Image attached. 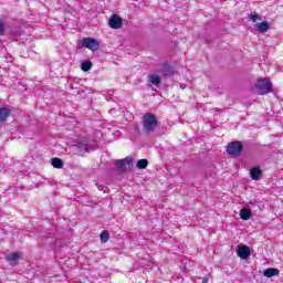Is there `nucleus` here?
I'll use <instances>...</instances> for the list:
<instances>
[{
	"instance_id": "1",
	"label": "nucleus",
	"mask_w": 283,
	"mask_h": 283,
	"mask_svg": "<svg viewBox=\"0 0 283 283\" xmlns=\"http://www.w3.org/2000/svg\"><path fill=\"white\" fill-rule=\"evenodd\" d=\"M142 125L146 134H151L156 132V127H158V117L153 113H145L142 118Z\"/></svg>"
},
{
	"instance_id": "2",
	"label": "nucleus",
	"mask_w": 283,
	"mask_h": 283,
	"mask_svg": "<svg viewBox=\"0 0 283 283\" xmlns=\"http://www.w3.org/2000/svg\"><path fill=\"white\" fill-rule=\"evenodd\" d=\"M244 149V146L241 142H231L227 146V153L229 156H233L234 158H238L242 154V150Z\"/></svg>"
},
{
	"instance_id": "3",
	"label": "nucleus",
	"mask_w": 283,
	"mask_h": 283,
	"mask_svg": "<svg viewBox=\"0 0 283 283\" xmlns=\"http://www.w3.org/2000/svg\"><path fill=\"white\" fill-rule=\"evenodd\" d=\"M255 87L259 94H270V92H273V84L266 78L256 81Z\"/></svg>"
},
{
	"instance_id": "4",
	"label": "nucleus",
	"mask_w": 283,
	"mask_h": 283,
	"mask_svg": "<svg viewBox=\"0 0 283 283\" xmlns=\"http://www.w3.org/2000/svg\"><path fill=\"white\" fill-rule=\"evenodd\" d=\"M115 166L117 169L125 174L127 169H132L134 167V159L132 157H126L124 159H118L115 161Z\"/></svg>"
},
{
	"instance_id": "5",
	"label": "nucleus",
	"mask_w": 283,
	"mask_h": 283,
	"mask_svg": "<svg viewBox=\"0 0 283 283\" xmlns=\"http://www.w3.org/2000/svg\"><path fill=\"white\" fill-rule=\"evenodd\" d=\"M82 45H83V48H86L87 50H92V52H96V50H98V48L101 46L98 41L96 39H92V38L83 39Z\"/></svg>"
},
{
	"instance_id": "6",
	"label": "nucleus",
	"mask_w": 283,
	"mask_h": 283,
	"mask_svg": "<svg viewBox=\"0 0 283 283\" xmlns=\"http://www.w3.org/2000/svg\"><path fill=\"white\" fill-rule=\"evenodd\" d=\"M237 254L241 260H247L251 255V248L248 245H242L237 249Z\"/></svg>"
},
{
	"instance_id": "7",
	"label": "nucleus",
	"mask_w": 283,
	"mask_h": 283,
	"mask_svg": "<svg viewBox=\"0 0 283 283\" xmlns=\"http://www.w3.org/2000/svg\"><path fill=\"white\" fill-rule=\"evenodd\" d=\"M109 28L113 30H118L119 28L123 27V19L118 15H113L109 21H108Z\"/></svg>"
},
{
	"instance_id": "8",
	"label": "nucleus",
	"mask_w": 283,
	"mask_h": 283,
	"mask_svg": "<svg viewBox=\"0 0 283 283\" xmlns=\"http://www.w3.org/2000/svg\"><path fill=\"white\" fill-rule=\"evenodd\" d=\"M11 114L10 108L0 107V123H6Z\"/></svg>"
},
{
	"instance_id": "9",
	"label": "nucleus",
	"mask_w": 283,
	"mask_h": 283,
	"mask_svg": "<svg viewBox=\"0 0 283 283\" xmlns=\"http://www.w3.org/2000/svg\"><path fill=\"white\" fill-rule=\"evenodd\" d=\"M160 72H163L165 76H174V69L167 63L160 65Z\"/></svg>"
},
{
	"instance_id": "10",
	"label": "nucleus",
	"mask_w": 283,
	"mask_h": 283,
	"mask_svg": "<svg viewBox=\"0 0 283 283\" xmlns=\"http://www.w3.org/2000/svg\"><path fill=\"white\" fill-rule=\"evenodd\" d=\"M250 176L252 180H260V176H262V169H260V167L251 168Z\"/></svg>"
},
{
	"instance_id": "11",
	"label": "nucleus",
	"mask_w": 283,
	"mask_h": 283,
	"mask_svg": "<svg viewBox=\"0 0 283 283\" xmlns=\"http://www.w3.org/2000/svg\"><path fill=\"white\" fill-rule=\"evenodd\" d=\"M264 277H275V275H280V270L275 268H269L263 272Z\"/></svg>"
},
{
	"instance_id": "12",
	"label": "nucleus",
	"mask_w": 283,
	"mask_h": 283,
	"mask_svg": "<svg viewBox=\"0 0 283 283\" xmlns=\"http://www.w3.org/2000/svg\"><path fill=\"white\" fill-rule=\"evenodd\" d=\"M251 210L247 209V208H242L240 211V218L241 220H251Z\"/></svg>"
},
{
	"instance_id": "13",
	"label": "nucleus",
	"mask_w": 283,
	"mask_h": 283,
	"mask_svg": "<svg viewBox=\"0 0 283 283\" xmlns=\"http://www.w3.org/2000/svg\"><path fill=\"white\" fill-rule=\"evenodd\" d=\"M17 260H21V254L19 252L11 253L7 256V262H17Z\"/></svg>"
},
{
	"instance_id": "14",
	"label": "nucleus",
	"mask_w": 283,
	"mask_h": 283,
	"mask_svg": "<svg viewBox=\"0 0 283 283\" xmlns=\"http://www.w3.org/2000/svg\"><path fill=\"white\" fill-rule=\"evenodd\" d=\"M52 165L55 169H63V161L61 160V158H53L52 159Z\"/></svg>"
},
{
	"instance_id": "15",
	"label": "nucleus",
	"mask_w": 283,
	"mask_h": 283,
	"mask_svg": "<svg viewBox=\"0 0 283 283\" xmlns=\"http://www.w3.org/2000/svg\"><path fill=\"white\" fill-rule=\"evenodd\" d=\"M256 28L259 31L261 32H269V22H261L259 24H256Z\"/></svg>"
},
{
	"instance_id": "16",
	"label": "nucleus",
	"mask_w": 283,
	"mask_h": 283,
	"mask_svg": "<svg viewBox=\"0 0 283 283\" xmlns=\"http://www.w3.org/2000/svg\"><path fill=\"white\" fill-rule=\"evenodd\" d=\"M81 70L82 72H90L92 70V62H82Z\"/></svg>"
},
{
	"instance_id": "17",
	"label": "nucleus",
	"mask_w": 283,
	"mask_h": 283,
	"mask_svg": "<svg viewBox=\"0 0 283 283\" xmlns=\"http://www.w3.org/2000/svg\"><path fill=\"white\" fill-rule=\"evenodd\" d=\"M147 165H149L147 159H139L137 161V169H147Z\"/></svg>"
},
{
	"instance_id": "18",
	"label": "nucleus",
	"mask_w": 283,
	"mask_h": 283,
	"mask_svg": "<svg viewBox=\"0 0 283 283\" xmlns=\"http://www.w3.org/2000/svg\"><path fill=\"white\" fill-rule=\"evenodd\" d=\"M101 238V242L105 243L109 241V232L107 230L102 231V233L99 234Z\"/></svg>"
},
{
	"instance_id": "19",
	"label": "nucleus",
	"mask_w": 283,
	"mask_h": 283,
	"mask_svg": "<svg viewBox=\"0 0 283 283\" xmlns=\"http://www.w3.org/2000/svg\"><path fill=\"white\" fill-rule=\"evenodd\" d=\"M149 81H150V83H153V85H156V87H158V85H160V76H158V75H151Z\"/></svg>"
},
{
	"instance_id": "20",
	"label": "nucleus",
	"mask_w": 283,
	"mask_h": 283,
	"mask_svg": "<svg viewBox=\"0 0 283 283\" xmlns=\"http://www.w3.org/2000/svg\"><path fill=\"white\" fill-rule=\"evenodd\" d=\"M250 19H251V21H253V23H255V21H258V19H260V15L258 13L250 14Z\"/></svg>"
},
{
	"instance_id": "21",
	"label": "nucleus",
	"mask_w": 283,
	"mask_h": 283,
	"mask_svg": "<svg viewBox=\"0 0 283 283\" xmlns=\"http://www.w3.org/2000/svg\"><path fill=\"white\" fill-rule=\"evenodd\" d=\"M197 283H209V279L208 277H198Z\"/></svg>"
},
{
	"instance_id": "22",
	"label": "nucleus",
	"mask_w": 283,
	"mask_h": 283,
	"mask_svg": "<svg viewBox=\"0 0 283 283\" xmlns=\"http://www.w3.org/2000/svg\"><path fill=\"white\" fill-rule=\"evenodd\" d=\"M6 27L3 25V21L0 20V36L3 34Z\"/></svg>"
},
{
	"instance_id": "23",
	"label": "nucleus",
	"mask_w": 283,
	"mask_h": 283,
	"mask_svg": "<svg viewBox=\"0 0 283 283\" xmlns=\"http://www.w3.org/2000/svg\"><path fill=\"white\" fill-rule=\"evenodd\" d=\"M17 36H21V31H17L15 36L12 35L11 39H13V41H17Z\"/></svg>"
},
{
	"instance_id": "24",
	"label": "nucleus",
	"mask_w": 283,
	"mask_h": 283,
	"mask_svg": "<svg viewBox=\"0 0 283 283\" xmlns=\"http://www.w3.org/2000/svg\"><path fill=\"white\" fill-rule=\"evenodd\" d=\"M97 189H98L99 191H103V185H97Z\"/></svg>"
},
{
	"instance_id": "25",
	"label": "nucleus",
	"mask_w": 283,
	"mask_h": 283,
	"mask_svg": "<svg viewBox=\"0 0 283 283\" xmlns=\"http://www.w3.org/2000/svg\"><path fill=\"white\" fill-rule=\"evenodd\" d=\"M253 205H254L253 201H250L248 207H253Z\"/></svg>"
},
{
	"instance_id": "26",
	"label": "nucleus",
	"mask_w": 283,
	"mask_h": 283,
	"mask_svg": "<svg viewBox=\"0 0 283 283\" xmlns=\"http://www.w3.org/2000/svg\"><path fill=\"white\" fill-rule=\"evenodd\" d=\"M7 61H8L9 63H12V56H10Z\"/></svg>"
},
{
	"instance_id": "27",
	"label": "nucleus",
	"mask_w": 283,
	"mask_h": 283,
	"mask_svg": "<svg viewBox=\"0 0 283 283\" xmlns=\"http://www.w3.org/2000/svg\"><path fill=\"white\" fill-rule=\"evenodd\" d=\"M136 129L138 130V129H139V127L137 126V127H136Z\"/></svg>"
},
{
	"instance_id": "28",
	"label": "nucleus",
	"mask_w": 283,
	"mask_h": 283,
	"mask_svg": "<svg viewBox=\"0 0 283 283\" xmlns=\"http://www.w3.org/2000/svg\"><path fill=\"white\" fill-rule=\"evenodd\" d=\"M222 1H227V0H222Z\"/></svg>"
}]
</instances>
